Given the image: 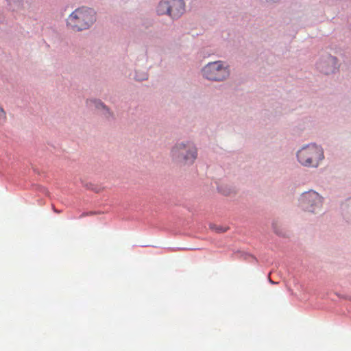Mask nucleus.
<instances>
[{
  "instance_id": "f257e3e1",
  "label": "nucleus",
  "mask_w": 351,
  "mask_h": 351,
  "mask_svg": "<svg viewBox=\"0 0 351 351\" xmlns=\"http://www.w3.org/2000/svg\"><path fill=\"white\" fill-rule=\"evenodd\" d=\"M95 21L93 10L82 7L75 10L68 17L67 25L77 31L88 29Z\"/></svg>"
},
{
  "instance_id": "9b49d317",
  "label": "nucleus",
  "mask_w": 351,
  "mask_h": 351,
  "mask_svg": "<svg viewBox=\"0 0 351 351\" xmlns=\"http://www.w3.org/2000/svg\"><path fill=\"white\" fill-rule=\"evenodd\" d=\"M147 78V75L146 73H143L141 75H136L135 79L138 81H142L146 80Z\"/></svg>"
},
{
  "instance_id": "f03ea898",
  "label": "nucleus",
  "mask_w": 351,
  "mask_h": 351,
  "mask_svg": "<svg viewBox=\"0 0 351 351\" xmlns=\"http://www.w3.org/2000/svg\"><path fill=\"white\" fill-rule=\"evenodd\" d=\"M324 152L321 147L310 144L303 147L297 153L298 162L306 167H317L324 159Z\"/></svg>"
},
{
  "instance_id": "6e6552de",
  "label": "nucleus",
  "mask_w": 351,
  "mask_h": 351,
  "mask_svg": "<svg viewBox=\"0 0 351 351\" xmlns=\"http://www.w3.org/2000/svg\"><path fill=\"white\" fill-rule=\"evenodd\" d=\"M343 210L345 217L351 221V197L348 199L343 204Z\"/></svg>"
},
{
  "instance_id": "423d86ee",
  "label": "nucleus",
  "mask_w": 351,
  "mask_h": 351,
  "mask_svg": "<svg viewBox=\"0 0 351 351\" xmlns=\"http://www.w3.org/2000/svg\"><path fill=\"white\" fill-rule=\"evenodd\" d=\"M300 203L304 210L311 213L319 211L322 206V197L313 191L304 193L300 199Z\"/></svg>"
},
{
  "instance_id": "9d476101",
  "label": "nucleus",
  "mask_w": 351,
  "mask_h": 351,
  "mask_svg": "<svg viewBox=\"0 0 351 351\" xmlns=\"http://www.w3.org/2000/svg\"><path fill=\"white\" fill-rule=\"evenodd\" d=\"M92 104H94L95 106L97 108H103V109H105L106 108V106L102 104L101 103L100 101H96V100H94V101H89V105H92Z\"/></svg>"
},
{
  "instance_id": "20e7f679",
  "label": "nucleus",
  "mask_w": 351,
  "mask_h": 351,
  "mask_svg": "<svg viewBox=\"0 0 351 351\" xmlns=\"http://www.w3.org/2000/svg\"><path fill=\"white\" fill-rule=\"evenodd\" d=\"M159 15H168L173 19L180 18L185 12L184 0H161L156 9Z\"/></svg>"
},
{
  "instance_id": "ddd939ff",
  "label": "nucleus",
  "mask_w": 351,
  "mask_h": 351,
  "mask_svg": "<svg viewBox=\"0 0 351 351\" xmlns=\"http://www.w3.org/2000/svg\"><path fill=\"white\" fill-rule=\"evenodd\" d=\"M0 112H1V117H4V110L3 109V108L0 106Z\"/></svg>"
},
{
  "instance_id": "7ed1b4c3",
  "label": "nucleus",
  "mask_w": 351,
  "mask_h": 351,
  "mask_svg": "<svg viewBox=\"0 0 351 351\" xmlns=\"http://www.w3.org/2000/svg\"><path fill=\"white\" fill-rule=\"evenodd\" d=\"M197 151L194 144L190 141L178 143L171 149V157L177 162L183 165L193 164L197 158Z\"/></svg>"
},
{
  "instance_id": "39448f33",
  "label": "nucleus",
  "mask_w": 351,
  "mask_h": 351,
  "mask_svg": "<svg viewBox=\"0 0 351 351\" xmlns=\"http://www.w3.org/2000/svg\"><path fill=\"white\" fill-rule=\"evenodd\" d=\"M203 75L215 81H222L230 75L228 66L221 61L209 62L202 69Z\"/></svg>"
},
{
  "instance_id": "f8f14e48",
  "label": "nucleus",
  "mask_w": 351,
  "mask_h": 351,
  "mask_svg": "<svg viewBox=\"0 0 351 351\" xmlns=\"http://www.w3.org/2000/svg\"><path fill=\"white\" fill-rule=\"evenodd\" d=\"M95 214V213L93 212H90V213H83L81 215H80V217H86L87 215H93Z\"/></svg>"
},
{
  "instance_id": "1a4fd4ad",
  "label": "nucleus",
  "mask_w": 351,
  "mask_h": 351,
  "mask_svg": "<svg viewBox=\"0 0 351 351\" xmlns=\"http://www.w3.org/2000/svg\"><path fill=\"white\" fill-rule=\"evenodd\" d=\"M210 228L211 230L215 231L216 232H224L228 230V228H225L216 224H210Z\"/></svg>"
},
{
  "instance_id": "4468645a",
  "label": "nucleus",
  "mask_w": 351,
  "mask_h": 351,
  "mask_svg": "<svg viewBox=\"0 0 351 351\" xmlns=\"http://www.w3.org/2000/svg\"><path fill=\"white\" fill-rule=\"evenodd\" d=\"M269 282L271 283V284H276V282L272 281L271 279H269Z\"/></svg>"
},
{
  "instance_id": "0eeeda50",
  "label": "nucleus",
  "mask_w": 351,
  "mask_h": 351,
  "mask_svg": "<svg viewBox=\"0 0 351 351\" xmlns=\"http://www.w3.org/2000/svg\"><path fill=\"white\" fill-rule=\"evenodd\" d=\"M337 63L336 58L330 56L326 61L320 62L318 68L321 72L328 75L335 71Z\"/></svg>"
}]
</instances>
